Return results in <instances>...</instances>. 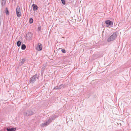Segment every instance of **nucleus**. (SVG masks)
I'll return each mask as SVG.
<instances>
[{"label": "nucleus", "mask_w": 131, "mask_h": 131, "mask_svg": "<svg viewBox=\"0 0 131 131\" xmlns=\"http://www.w3.org/2000/svg\"><path fill=\"white\" fill-rule=\"evenodd\" d=\"M56 117L55 116L51 117L49 118V120L46 122L43 123L41 124V126L42 127L46 126L48 125L51 122L52 120H54Z\"/></svg>", "instance_id": "1"}, {"label": "nucleus", "mask_w": 131, "mask_h": 131, "mask_svg": "<svg viewBox=\"0 0 131 131\" xmlns=\"http://www.w3.org/2000/svg\"><path fill=\"white\" fill-rule=\"evenodd\" d=\"M116 37L117 34L116 32H114L108 37L107 41L108 42L112 41L114 40Z\"/></svg>", "instance_id": "2"}, {"label": "nucleus", "mask_w": 131, "mask_h": 131, "mask_svg": "<svg viewBox=\"0 0 131 131\" xmlns=\"http://www.w3.org/2000/svg\"><path fill=\"white\" fill-rule=\"evenodd\" d=\"M34 112L30 110H27L24 112L23 114L25 116H28L33 115Z\"/></svg>", "instance_id": "3"}, {"label": "nucleus", "mask_w": 131, "mask_h": 131, "mask_svg": "<svg viewBox=\"0 0 131 131\" xmlns=\"http://www.w3.org/2000/svg\"><path fill=\"white\" fill-rule=\"evenodd\" d=\"M16 11L17 17H20L21 16V10L19 6H18L16 8Z\"/></svg>", "instance_id": "4"}, {"label": "nucleus", "mask_w": 131, "mask_h": 131, "mask_svg": "<svg viewBox=\"0 0 131 131\" xmlns=\"http://www.w3.org/2000/svg\"><path fill=\"white\" fill-rule=\"evenodd\" d=\"M37 74H36L34 75L32 77L30 78V82L32 83H33L36 80L37 78Z\"/></svg>", "instance_id": "5"}, {"label": "nucleus", "mask_w": 131, "mask_h": 131, "mask_svg": "<svg viewBox=\"0 0 131 131\" xmlns=\"http://www.w3.org/2000/svg\"><path fill=\"white\" fill-rule=\"evenodd\" d=\"M105 23L106 24V27H108L112 25L113 24V22L109 20H107L105 21Z\"/></svg>", "instance_id": "6"}, {"label": "nucleus", "mask_w": 131, "mask_h": 131, "mask_svg": "<svg viewBox=\"0 0 131 131\" xmlns=\"http://www.w3.org/2000/svg\"><path fill=\"white\" fill-rule=\"evenodd\" d=\"M32 34L31 32H29L26 35L27 39L29 40L31 39L32 37Z\"/></svg>", "instance_id": "7"}, {"label": "nucleus", "mask_w": 131, "mask_h": 131, "mask_svg": "<svg viewBox=\"0 0 131 131\" xmlns=\"http://www.w3.org/2000/svg\"><path fill=\"white\" fill-rule=\"evenodd\" d=\"M42 46L41 44L38 43V46L37 48L36 49L38 51H41L42 49Z\"/></svg>", "instance_id": "8"}, {"label": "nucleus", "mask_w": 131, "mask_h": 131, "mask_svg": "<svg viewBox=\"0 0 131 131\" xmlns=\"http://www.w3.org/2000/svg\"><path fill=\"white\" fill-rule=\"evenodd\" d=\"M64 85L63 84H62L60 85L59 86H56V87H55L54 89L57 90L59 89H61V88H64Z\"/></svg>", "instance_id": "9"}, {"label": "nucleus", "mask_w": 131, "mask_h": 131, "mask_svg": "<svg viewBox=\"0 0 131 131\" xmlns=\"http://www.w3.org/2000/svg\"><path fill=\"white\" fill-rule=\"evenodd\" d=\"M7 131H15L16 130L15 128H7L6 129Z\"/></svg>", "instance_id": "10"}, {"label": "nucleus", "mask_w": 131, "mask_h": 131, "mask_svg": "<svg viewBox=\"0 0 131 131\" xmlns=\"http://www.w3.org/2000/svg\"><path fill=\"white\" fill-rule=\"evenodd\" d=\"M32 6H33V9L34 11L37 10L38 8V7L35 4H33L32 5Z\"/></svg>", "instance_id": "11"}, {"label": "nucleus", "mask_w": 131, "mask_h": 131, "mask_svg": "<svg viewBox=\"0 0 131 131\" xmlns=\"http://www.w3.org/2000/svg\"><path fill=\"white\" fill-rule=\"evenodd\" d=\"M26 48V45L24 44H23L22 45L21 47V49L22 50H25Z\"/></svg>", "instance_id": "12"}, {"label": "nucleus", "mask_w": 131, "mask_h": 131, "mask_svg": "<svg viewBox=\"0 0 131 131\" xmlns=\"http://www.w3.org/2000/svg\"><path fill=\"white\" fill-rule=\"evenodd\" d=\"M21 44V42L19 41H18L17 43V46L19 47L20 46Z\"/></svg>", "instance_id": "13"}, {"label": "nucleus", "mask_w": 131, "mask_h": 131, "mask_svg": "<svg viewBox=\"0 0 131 131\" xmlns=\"http://www.w3.org/2000/svg\"><path fill=\"white\" fill-rule=\"evenodd\" d=\"M2 6H4L6 4V0H2Z\"/></svg>", "instance_id": "14"}, {"label": "nucleus", "mask_w": 131, "mask_h": 131, "mask_svg": "<svg viewBox=\"0 0 131 131\" xmlns=\"http://www.w3.org/2000/svg\"><path fill=\"white\" fill-rule=\"evenodd\" d=\"M25 61V59H22L21 61L20 62V64H23L24 63Z\"/></svg>", "instance_id": "15"}, {"label": "nucleus", "mask_w": 131, "mask_h": 131, "mask_svg": "<svg viewBox=\"0 0 131 131\" xmlns=\"http://www.w3.org/2000/svg\"><path fill=\"white\" fill-rule=\"evenodd\" d=\"M29 21L30 24H32L33 22V19L32 18H30L29 20Z\"/></svg>", "instance_id": "16"}, {"label": "nucleus", "mask_w": 131, "mask_h": 131, "mask_svg": "<svg viewBox=\"0 0 131 131\" xmlns=\"http://www.w3.org/2000/svg\"><path fill=\"white\" fill-rule=\"evenodd\" d=\"M6 14L7 15L8 14L9 12H8V10L7 8H6Z\"/></svg>", "instance_id": "17"}, {"label": "nucleus", "mask_w": 131, "mask_h": 131, "mask_svg": "<svg viewBox=\"0 0 131 131\" xmlns=\"http://www.w3.org/2000/svg\"><path fill=\"white\" fill-rule=\"evenodd\" d=\"M61 1L62 3L64 4L65 5L66 4L65 0H61Z\"/></svg>", "instance_id": "18"}, {"label": "nucleus", "mask_w": 131, "mask_h": 131, "mask_svg": "<svg viewBox=\"0 0 131 131\" xmlns=\"http://www.w3.org/2000/svg\"><path fill=\"white\" fill-rule=\"evenodd\" d=\"M38 30L39 31H40L41 30V26H39L38 27Z\"/></svg>", "instance_id": "19"}, {"label": "nucleus", "mask_w": 131, "mask_h": 131, "mask_svg": "<svg viewBox=\"0 0 131 131\" xmlns=\"http://www.w3.org/2000/svg\"><path fill=\"white\" fill-rule=\"evenodd\" d=\"M61 51H62V52L63 53H66V51L65 49H62L61 50Z\"/></svg>", "instance_id": "20"}]
</instances>
